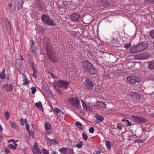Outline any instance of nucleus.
<instances>
[{
  "label": "nucleus",
  "mask_w": 154,
  "mask_h": 154,
  "mask_svg": "<svg viewBox=\"0 0 154 154\" xmlns=\"http://www.w3.org/2000/svg\"><path fill=\"white\" fill-rule=\"evenodd\" d=\"M34 154H40V153H38L36 151L34 152Z\"/></svg>",
  "instance_id": "nucleus-64"
},
{
  "label": "nucleus",
  "mask_w": 154,
  "mask_h": 154,
  "mask_svg": "<svg viewBox=\"0 0 154 154\" xmlns=\"http://www.w3.org/2000/svg\"><path fill=\"white\" fill-rule=\"evenodd\" d=\"M148 65L147 68L151 70L154 69V61H151L147 62Z\"/></svg>",
  "instance_id": "nucleus-16"
},
{
  "label": "nucleus",
  "mask_w": 154,
  "mask_h": 154,
  "mask_svg": "<svg viewBox=\"0 0 154 154\" xmlns=\"http://www.w3.org/2000/svg\"><path fill=\"white\" fill-rule=\"evenodd\" d=\"M117 127L119 129L122 130V126L120 123H118L117 125Z\"/></svg>",
  "instance_id": "nucleus-44"
},
{
  "label": "nucleus",
  "mask_w": 154,
  "mask_h": 154,
  "mask_svg": "<svg viewBox=\"0 0 154 154\" xmlns=\"http://www.w3.org/2000/svg\"><path fill=\"white\" fill-rule=\"evenodd\" d=\"M44 90L45 91V90L47 92H48V87H45V88H44Z\"/></svg>",
  "instance_id": "nucleus-59"
},
{
  "label": "nucleus",
  "mask_w": 154,
  "mask_h": 154,
  "mask_svg": "<svg viewBox=\"0 0 154 154\" xmlns=\"http://www.w3.org/2000/svg\"><path fill=\"white\" fill-rule=\"evenodd\" d=\"M81 101L82 102V106L84 109L86 110H88L90 109L89 106L87 105L85 102L83 101V100H81Z\"/></svg>",
  "instance_id": "nucleus-17"
},
{
  "label": "nucleus",
  "mask_w": 154,
  "mask_h": 154,
  "mask_svg": "<svg viewBox=\"0 0 154 154\" xmlns=\"http://www.w3.org/2000/svg\"><path fill=\"white\" fill-rule=\"evenodd\" d=\"M85 85L86 88L88 90L92 89L94 87L93 82L89 79L86 80L85 83Z\"/></svg>",
  "instance_id": "nucleus-8"
},
{
  "label": "nucleus",
  "mask_w": 154,
  "mask_h": 154,
  "mask_svg": "<svg viewBox=\"0 0 154 154\" xmlns=\"http://www.w3.org/2000/svg\"><path fill=\"white\" fill-rule=\"evenodd\" d=\"M99 106L101 108H106V105L104 102H101L99 104Z\"/></svg>",
  "instance_id": "nucleus-25"
},
{
  "label": "nucleus",
  "mask_w": 154,
  "mask_h": 154,
  "mask_svg": "<svg viewBox=\"0 0 154 154\" xmlns=\"http://www.w3.org/2000/svg\"><path fill=\"white\" fill-rule=\"evenodd\" d=\"M54 112H56V113L57 116H59V115L58 114H59L60 113V110L58 108H55L54 110Z\"/></svg>",
  "instance_id": "nucleus-31"
},
{
  "label": "nucleus",
  "mask_w": 154,
  "mask_h": 154,
  "mask_svg": "<svg viewBox=\"0 0 154 154\" xmlns=\"http://www.w3.org/2000/svg\"><path fill=\"white\" fill-rule=\"evenodd\" d=\"M75 125L77 126L78 127V128H80V129H82L83 128L81 127L82 126V124L81 123L79 122H77L75 123Z\"/></svg>",
  "instance_id": "nucleus-28"
},
{
  "label": "nucleus",
  "mask_w": 154,
  "mask_h": 154,
  "mask_svg": "<svg viewBox=\"0 0 154 154\" xmlns=\"http://www.w3.org/2000/svg\"><path fill=\"white\" fill-rule=\"evenodd\" d=\"M95 117L98 120V122H99L103 121L104 119L103 116L98 114H96L95 115Z\"/></svg>",
  "instance_id": "nucleus-19"
},
{
  "label": "nucleus",
  "mask_w": 154,
  "mask_h": 154,
  "mask_svg": "<svg viewBox=\"0 0 154 154\" xmlns=\"http://www.w3.org/2000/svg\"><path fill=\"white\" fill-rule=\"evenodd\" d=\"M67 147H63L59 149L60 152L63 154H66Z\"/></svg>",
  "instance_id": "nucleus-22"
},
{
  "label": "nucleus",
  "mask_w": 154,
  "mask_h": 154,
  "mask_svg": "<svg viewBox=\"0 0 154 154\" xmlns=\"http://www.w3.org/2000/svg\"><path fill=\"white\" fill-rule=\"evenodd\" d=\"M21 124V125H24L25 124H26V119H20Z\"/></svg>",
  "instance_id": "nucleus-38"
},
{
  "label": "nucleus",
  "mask_w": 154,
  "mask_h": 154,
  "mask_svg": "<svg viewBox=\"0 0 154 154\" xmlns=\"http://www.w3.org/2000/svg\"><path fill=\"white\" fill-rule=\"evenodd\" d=\"M131 45L130 44H127L124 46V48H128L131 47Z\"/></svg>",
  "instance_id": "nucleus-47"
},
{
  "label": "nucleus",
  "mask_w": 154,
  "mask_h": 154,
  "mask_svg": "<svg viewBox=\"0 0 154 154\" xmlns=\"http://www.w3.org/2000/svg\"><path fill=\"white\" fill-rule=\"evenodd\" d=\"M33 148L35 150H37V149H38V146H37V143H35Z\"/></svg>",
  "instance_id": "nucleus-43"
},
{
  "label": "nucleus",
  "mask_w": 154,
  "mask_h": 154,
  "mask_svg": "<svg viewBox=\"0 0 154 154\" xmlns=\"http://www.w3.org/2000/svg\"><path fill=\"white\" fill-rule=\"evenodd\" d=\"M45 127L46 129L47 130H49L51 128V126L50 125L48 124H45Z\"/></svg>",
  "instance_id": "nucleus-39"
},
{
  "label": "nucleus",
  "mask_w": 154,
  "mask_h": 154,
  "mask_svg": "<svg viewBox=\"0 0 154 154\" xmlns=\"http://www.w3.org/2000/svg\"><path fill=\"white\" fill-rule=\"evenodd\" d=\"M3 128L2 126L0 125V142L3 140V136L1 133V131H2Z\"/></svg>",
  "instance_id": "nucleus-30"
},
{
  "label": "nucleus",
  "mask_w": 154,
  "mask_h": 154,
  "mask_svg": "<svg viewBox=\"0 0 154 154\" xmlns=\"http://www.w3.org/2000/svg\"><path fill=\"white\" fill-rule=\"evenodd\" d=\"M32 92V94H34L36 91V89L35 87H32L31 88Z\"/></svg>",
  "instance_id": "nucleus-40"
},
{
  "label": "nucleus",
  "mask_w": 154,
  "mask_h": 154,
  "mask_svg": "<svg viewBox=\"0 0 154 154\" xmlns=\"http://www.w3.org/2000/svg\"><path fill=\"white\" fill-rule=\"evenodd\" d=\"M126 122L127 125L128 126H130L131 125V122L128 120H126Z\"/></svg>",
  "instance_id": "nucleus-49"
},
{
  "label": "nucleus",
  "mask_w": 154,
  "mask_h": 154,
  "mask_svg": "<svg viewBox=\"0 0 154 154\" xmlns=\"http://www.w3.org/2000/svg\"><path fill=\"white\" fill-rule=\"evenodd\" d=\"M29 81L27 79H25L24 82L23 83V84L25 85H27Z\"/></svg>",
  "instance_id": "nucleus-45"
},
{
  "label": "nucleus",
  "mask_w": 154,
  "mask_h": 154,
  "mask_svg": "<svg viewBox=\"0 0 154 154\" xmlns=\"http://www.w3.org/2000/svg\"><path fill=\"white\" fill-rule=\"evenodd\" d=\"M147 1L148 2H149L151 4H154V0H147Z\"/></svg>",
  "instance_id": "nucleus-56"
},
{
  "label": "nucleus",
  "mask_w": 154,
  "mask_h": 154,
  "mask_svg": "<svg viewBox=\"0 0 154 154\" xmlns=\"http://www.w3.org/2000/svg\"><path fill=\"white\" fill-rule=\"evenodd\" d=\"M35 105L38 108L40 109L41 111L42 112L43 111V108L41 102H38L36 103L35 104Z\"/></svg>",
  "instance_id": "nucleus-18"
},
{
  "label": "nucleus",
  "mask_w": 154,
  "mask_h": 154,
  "mask_svg": "<svg viewBox=\"0 0 154 154\" xmlns=\"http://www.w3.org/2000/svg\"><path fill=\"white\" fill-rule=\"evenodd\" d=\"M29 125H28L27 123H26V128L27 131H28L29 130Z\"/></svg>",
  "instance_id": "nucleus-52"
},
{
  "label": "nucleus",
  "mask_w": 154,
  "mask_h": 154,
  "mask_svg": "<svg viewBox=\"0 0 154 154\" xmlns=\"http://www.w3.org/2000/svg\"><path fill=\"white\" fill-rule=\"evenodd\" d=\"M41 19L42 21L44 23L49 25L55 26L56 24L54 22V20L51 18H50L49 16L47 15H43Z\"/></svg>",
  "instance_id": "nucleus-3"
},
{
  "label": "nucleus",
  "mask_w": 154,
  "mask_h": 154,
  "mask_svg": "<svg viewBox=\"0 0 154 154\" xmlns=\"http://www.w3.org/2000/svg\"><path fill=\"white\" fill-rule=\"evenodd\" d=\"M69 84V82L61 80L56 82L55 83L56 86L60 88H66Z\"/></svg>",
  "instance_id": "nucleus-5"
},
{
  "label": "nucleus",
  "mask_w": 154,
  "mask_h": 154,
  "mask_svg": "<svg viewBox=\"0 0 154 154\" xmlns=\"http://www.w3.org/2000/svg\"><path fill=\"white\" fill-rule=\"evenodd\" d=\"M50 74L51 75L52 77L53 78H54V77H55V76L54 75H53V74H52L50 72Z\"/></svg>",
  "instance_id": "nucleus-62"
},
{
  "label": "nucleus",
  "mask_w": 154,
  "mask_h": 154,
  "mask_svg": "<svg viewBox=\"0 0 154 154\" xmlns=\"http://www.w3.org/2000/svg\"><path fill=\"white\" fill-rule=\"evenodd\" d=\"M7 30L8 32V33L9 35H11V28H7Z\"/></svg>",
  "instance_id": "nucleus-53"
},
{
  "label": "nucleus",
  "mask_w": 154,
  "mask_h": 154,
  "mask_svg": "<svg viewBox=\"0 0 154 154\" xmlns=\"http://www.w3.org/2000/svg\"><path fill=\"white\" fill-rule=\"evenodd\" d=\"M132 117L134 120L138 123L144 122L146 121V119L143 117L135 116H132Z\"/></svg>",
  "instance_id": "nucleus-11"
},
{
  "label": "nucleus",
  "mask_w": 154,
  "mask_h": 154,
  "mask_svg": "<svg viewBox=\"0 0 154 154\" xmlns=\"http://www.w3.org/2000/svg\"><path fill=\"white\" fill-rule=\"evenodd\" d=\"M9 124L14 129H15L17 126L16 123L14 122L10 121Z\"/></svg>",
  "instance_id": "nucleus-23"
},
{
  "label": "nucleus",
  "mask_w": 154,
  "mask_h": 154,
  "mask_svg": "<svg viewBox=\"0 0 154 154\" xmlns=\"http://www.w3.org/2000/svg\"><path fill=\"white\" fill-rule=\"evenodd\" d=\"M8 147L11 149H16V147L14 146V145L12 144H9L8 145Z\"/></svg>",
  "instance_id": "nucleus-33"
},
{
  "label": "nucleus",
  "mask_w": 154,
  "mask_h": 154,
  "mask_svg": "<svg viewBox=\"0 0 154 154\" xmlns=\"http://www.w3.org/2000/svg\"><path fill=\"white\" fill-rule=\"evenodd\" d=\"M150 37L152 38H154V30H151L150 32Z\"/></svg>",
  "instance_id": "nucleus-36"
},
{
  "label": "nucleus",
  "mask_w": 154,
  "mask_h": 154,
  "mask_svg": "<svg viewBox=\"0 0 154 154\" xmlns=\"http://www.w3.org/2000/svg\"><path fill=\"white\" fill-rule=\"evenodd\" d=\"M20 58H19V59L17 58L16 59V62L17 63V61L20 60V58L22 60H23V56L21 55H20Z\"/></svg>",
  "instance_id": "nucleus-46"
},
{
  "label": "nucleus",
  "mask_w": 154,
  "mask_h": 154,
  "mask_svg": "<svg viewBox=\"0 0 154 154\" xmlns=\"http://www.w3.org/2000/svg\"><path fill=\"white\" fill-rule=\"evenodd\" d=\"M94 129L93 128L91 127L89 129V132L91 133H93L94 132Z\"/></svg>",
  "instance_id": "nucleus-42"
},
{
  "label": "nucleus",
  "mask_w": 154,
  "mask_h": 154,
  "mask_svg": "<svg viewBox=\"0 0 154 154\" xmlns=\"http://www.w3.org/2000/svg\"><path fill=\"white\" fill-rule=\"evenodd\" d=\"M51 154H57V152H54Z\"/></svg>",
  "instance_id": "nucleus-63"
},
{
  "label": "nucleus",
  "mask_w": 154,
  "mask_h": 154,
  "mask_svg": "<svg viewBox=\"0 0 154 154\" xmlns=\"http://www.w3.org/2000/svg\"><path fill=\"white\" fill-rule=\"evenodd\" d=\"M50 142L51 144L53 145H55L57 143V141L55 139L50 140Z\"/></svg>",
  "instance_id": "nucleus-34"
},
{
  "label": "nucleus",
  "mask_w": 154,
  "mask_h": 154,
  "mask_svg": "<svg viewBox=\"0 0 154 154\" xmlns=\"http://www.w3.org/2000/svg\"><path fill=\"white\" fill-rule=\"evenodd\" d=\"M28 131V133L30 135H34V132L33 131H30L29 130Z\"/></svg>",
  "instance_id": "nucleus-50"
},
{
  "label": "nucleus",
  "mask_w": 154,
  "mask_h": 154,
  "mask_svg": "<svg viewBox=\"0 0 154 154\" xmlns=\"http://www.w3.org/2000/svg\"><path fill=\"white\" fill-rule=\"evenodd\" d=\"M82 136L83 139L86 141L87 140L88 136L85 134L83 133L82 134Z\"/></svg>",
  "instance_id": "nucleus-37"
},
{
  "label": "nucleus",
  "mask_w": 154,
  "mask_h": 154,
  "mask_svg": "<svg viewBox=\"0 0 154 154\" xmlns=\"http://www.w3.org/2000/svg\"><path fill=\"white\" fill-rule=\"evenodd\" d=\"M47 54L53 53V48L52 45L49 41L47 40L45 44Z\"/></svg>",
  "instance_id": "nucleus-7"
},
{
  "label": "nucleus",
  "mask_w": 154,
  "mask_h": 154,
  "mask_svg": "<svg viewBox=\"0 0 154 154\" xmlns=\"http://www.w3.org/2000/svg\"><path fill=\"white\" fill-rule=\"evenodd\" d=\"M139 52L146 49L148 47V45L145 42H142L136 45Z\"/></svg>",
  "instance_id": "nucleus-6"
},
{
  "label": "nucleus",
  "mask_w": 154,
  "mask_h": 154,
  "mask_svg": "<svg viewBox=\"0 0 154 154\" xmlns=\"http://www.w3.org/2000/svg\"><path fill=\"white\" fill-rule=\"evenodd\" d=\"M6 24L7 26V29L11 28V25L8 20L7 22H6Z\"/></svg>",
  "instance_id": "nucleus-41"
},
{
  "label": "nucleus",
  "mask_w": 154,
  "mask_h": 154,
  "mask_svg": "<svg viewBox=\"0 0 154 154\" xmlns=\"http://www.w3.org/2000/svg\"><path fill=\"white\" fill-rule=\"evenodd\" d=\"M37 150H36V151H37L36 152H38L39 153H41L42 152V151L40 149H38H38H37Z\"/></svg>",
  "instance_id": "nucleus-58"
},
{
  "label": "nucleus",
  "mask_w": 154,
  "mask_h": 154,
  "mask_svg": "<svg viewBox=\"0 0 154 154\" xmlns=\"http://www.w3.org/2000/svg\"><path fill=\"white\" fill-rule=\"evenodd\" d=\"M35 7L38 8L40 11H42L43 10L44 8V4L40 0H37L35 2Z\"/></svg>",
  "instance_id": "nucleus-9"
},
{
  "label": "nucleus",
  "mask_w": 154,
  "mask_h": 154,
  "mask_svg": "<svg viewBox=\"0 0 154 154\" xmlns=\"http://www.w3.org/2000/svg\"><path fill=\"white\" fill-rule=\"evenodd\" d=\"M127 80L129 84L134 85L137 82L139 83L140 81V78L135 76H128L127 77Z\"/></svg>",
  "instance_id": "nucleus-4"
},
{
  "label": "nucleus",
  "mask_w": 154,
  "mask_h": 154,
  "mask_svg": "<svg viewBox=\"0 0 154 154\" xmlns=\"http://www.w3.org/2000/svg\"><path fill=\"white\" fill-rule=\"evenodd\" d=\"M53 53H49V54H47L48 58L50 61L52 62H56L57 60L56 58L52 55Z\"/></svg>",
  "instance_id": "nucleus-15"
},
{
  "label": "nucleus",
  "mask_w": 154,
  "mask_h": 154,
  "mask_svg": "<svg viewBox=\"0 0 154 154\" xmlns=\"http://www.w3.org/2000/svg\"><path fill=\"white\" fill-rule=\"evenodd\" d=\"M11 141H13V143H14V145H15V146H18V145H17V144L15 143V141L13 139H11Z\"/></svg>",
  "instance_id": "nucleus-57"
},
{
  "label": "nucleus",
  "mask_w": 154,
  "mask_h": 154,
  "mask_svg": "<svg viewBox=\"0 0 154 154\" xmlns=\"http://www.w3.org/2000/svg\"><path fill=\"white\" fill-rule=\"evenodd\" d=\"M8 6L9 7L11 8L12 6V5L10 3H9L8 4Z\"/></svg>",
  "instance_id": "nucleus-60"
},
{
  "label": "nucleus",
  "mask_w": 154,
  "mask_h": 154,
  "mask_svg": "<svg viewBox=\"0 0 154 154\" xmlns=\"http://www.w3.org/2000/svg\"><path fill=\"white\" fill-rule=\"evenodd\" d=\"M82 64V67L86 72H88L92 75H95L97 73V69L91 63L88 61H84Z\"/></svg>",
  "instance_id": "nucleus-1"
},
{
  "label": "nucleus",
  "mask_w": 154,
  "mask_h": 154,
  "mask_svg": "<svg viewBox=\"0 0 154 154\" xmlns=\"http://www.w3.org/2000/svg\"><path fill=\"white\" fill-rule=\"evenodd\" d=\"M5 152L7 153H9L10 152V150L8 148H6L5 149Z\"/></svg>",
  "instance_id": "nucleus-55"
},
{
  "label": "nucleus",
  "mask_w": 154,
  "mask_h": 154,
  "mask_svg": "<svg viewBox=\"0 0 154 154\" xmlns=\"http://www.w3.org/2000/svg\"><path fill=\"white\" fill-rule=\"evenodd\" d=\"M130 52L132 54H135L139 52L137 45H134L130 49Z\"/></svg>",
  "instance_id": "nucleus-14"
},
{
  "label": "nucleus",
  "mask_w": 154,
  "mask_h": 154,
  "mask_svg": "<svg viewBox=\"0 0 154 154\" xmlns=\"http://www.w3.org/2000/svg\"><path fill=\"white\" fill-rule=\"evenodd\" d=\"M137 94V93L131 91L129 93V95L131 96H136Z\"/></svg>",
  "instance_id": "nucleus-32"
},
{
  "label": "nucleus",
  "mask_w": 154,
  "mask_h": 154,
  "mask_svg": "<svg viewBox=\"0 0 154 154\" xmlns=\"http://www.w3.org/2000/svg\"><path fill=\"white\" fill-rule=\"evenodd\" d=\"M70 17L71 20L77 21L79 20L80 17V15L78 13H74L70 16Z\"/></svg>",
  "instance_id": "nucleus-13"
},
{
  "label": "nucleus",
  "mask_w": 154,
  "mask_h": 154,
  "mask_svg": "<svg viewBox=\"0 0 154 154\" xmlns=\"http://www.w3.org/2000/svg\"><path fill=\"white\" fill-rule=\"evenodd\" d=\"M44 154H49V151L48 150L44 149L43 150Z\"/></svg>",
  "instance_id": "nucleus-48"
},
{
  "label": "nucleus",
  "mask_w": 154,
  "mask_h": 154,
  "mask_svg": "<svg viewBox=\"0 0 154 154\" xmlns=\"http://www.w3.org/2000/svg\"><path fill=\"white\" fill-rule=\"evenodd\" d=\"M4 115L6 120H8L10 116V114L8 111L5 112L4 113Z\"/></svg>",
  "instance_id": "nucleus-27"
},
{
  "label": "nucleus",
  "mask_w": 154,
  "mask_h": 154,
  "mask_svg": "<svg viewBox=\"0 0 154 154\" xmlns=\"http://www.w3.org/2000/svg\"><path fill=\"white\" fill-rule=\"evenodd\" d=\"M100 153L99 151L95 150L94 151L93 154H100Z\"/></svg>",
  "instance_id": "nucleus-54"
},
{
  "label": "nucleus",
  "mask_w": 154,
  "mask_h": 154,
  "mask_svg": "<svg viewBox=\"0 0 154 154\" xmlns=\"http://www.w3.org/2000/svg\"><path fill=\"white\" fill-rule=\"evenodd\" d=\"M5 70L3 69L2 71L0 73V77L2 79H4L5 78Z\"/></svg>",
  "instance_id": "nucleus-24"
},
{
  "label": "nucleus",
  "mask_w": 154,
  "mask_h": 154,
  "mask_svg": "<svg viewBox=\"0 0 154 154\" xmlns=\"http://www.w3.org/2000/svg\"><path fill=\"white\" fill-rule=\"evenodd\" d=\"M74 151L73 149L67 147L66 154H74Z\"/></svg>",
  "instance_id": "nucleus-20"
},
{
  "label": "nucleus",
  "mask_w": 154,
  "mask_h": 154,
  "mask_svg": "<svg viewBox=\"0 0 154 154\" xmlns=\"http://www.w3.org/2000/svg\"><path fill=\"white\" fill-rule=\"evenodd\" d=\"M32 69L33 70V75L34 77L35 78H37V72L36 70H35L34 68V67H32Z\"/></svg>",
  "instance_id": "nucleus-26"
},
{
  "label": "nucleus",
  "mask_w": 154,
  "mask_h": 154,
  "mask_svg": "<svg viewBox=\"0 0 154 154\" xmlns=\"http://www.w3.org/2000/svg\"><path fill=\"white\" fill-rule=\"evenodd\" d=\"M83 145V143L81 141L78 143L76 145V146L79 148H81Z\"/></svg>",
  "instance_id": "nucleus-35"
},
{
  "label": "nucleus",
  "mask_w": 154,
  "mask_h": 154,
  "mask_svg": "<svg viewBox=\"0 0 154 154\" xmlns=\"http://www.w3.org/2000/svg\"><path fill=\"white\" fill-rule=\"evenodd\" d=\"M68 100L70 104L76 109H79L80 107L79 101L76 97H72L68 99Z\"/></svg>",
  "instance_id": "nucleus-2"
},
{
  "label": "nucleus",
  "mask_w": 154,
  "mask_h": 154,
  "mask_svg": "<svg viewBox=\"0 0 154 154\" xmlns=\"http://www.w3.org/2000/svg\"><path fill=\"white\" fill-rule=\"evenodd\" d=\"M46 140L47 141V142H48V141H49L50 140V139L49 138H48V137H46Z\"/></svg>",
  "instance_id": "nucleus-61"
},
{
  "label": "nucleus",
  "mask_w": 154,
  "mask_h": 154,
  "mask_svg": "<svg viewBox=\"0 0 154 154\" xmlns=\"http://www.w3.org/2000/svg\"><path fill=\"white\" fill-rule=\"evenodd\" d=\"M106 145L108 149H111V145L109 141H107L106 142Z\"/></svg>",
  "instance_id": "nucleus-29"
},
{
  "label": "nucleus",
  "mask_w": 154,
  "mask_h": 154,
  "mask_svg": "<svg viewBox=\"0 0 154 154\" xmlns=\"http://www.w3.org/2000/svg\"><path fill=\"white\" fill-rule=\"evenodd\" d=\"M16 66L20 73L23 74L26 71V69L23 65L21 63H17Z\"/></svg>",
  "instance_id": "nucleus-10"
},
{
  "label": "nucleus",
  "mask_w": 154,
  "mask_h": 154,
  "mask_svg": "<svg viewBox=\"0 0 154 154\" xmlns=\"http://www.w3.org/2000/svg\"><path fill=\"white\" fill-rule=\"evenodd\" d=\"M135 142H137V143H143V140L141 139H138L137 140H136L134 141Z\"/></svg>",
  "instance_id": "nucleus-51"
},
{
  "label": "nucleus",
  "mask_w": 154,
  "mask_h": 154,
  "mask_svg": "<svg viewBox=\"0 0 154 154\" xmlns=\"http://www.w3.org/2000/svg\"><path fill=\"white\" fill-rule=\"evenodd\" d=\"M23 6V1L22 0H18V9H20Z\"/></svg>",
  "instance_id": "nucleus-21"
},
{
  "label": "nucleus",
  "mask_w": 154,
  "mask_h": 154,
  "mask_svg": "<svg viewBox=\"0 0 154 154\" xmlns=\"http://www.w3.org/2000/svg\"><path fill=\"white\" fill-rule=\"evenodd\" d=\"M2 88L7 91L10 92L13 90V86L11 84L9 85L6 84L2 87Z\"/></svg>",
  "instance_id": "nucleus-12"
}]
</instances>
